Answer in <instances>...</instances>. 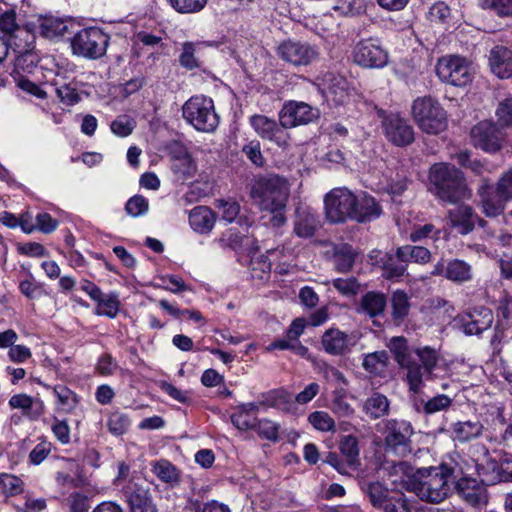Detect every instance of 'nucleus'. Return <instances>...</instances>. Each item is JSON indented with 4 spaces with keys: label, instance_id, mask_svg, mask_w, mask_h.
Returning a JSON list of instances; mask_svg holds the SVG:
<instances>
[{
    "label": "nucleus",
    "instance_id": "obj_1",
    "mask_svg": "<svg viewBox=\"0 0 512 512\" xmlns=\"http://www.w3.org/2000/svg\"><path fill=\"white\" fill-rule=\"evenodd\" d=\"M290 185L286 178L276 174L256 177L251 185L253 203L263 212L270 214L269 224L280 227L286 222V204Z\"/></svg>",
    "mask_w": 512,
    "mask_h": 512
},
{
    "label": "nucleus",
    "instance_id": "obj_2",
    "mask_svg": "<svg viewBox=\"0 0 512 512\" xmlns=\"http://www.w3.org/2000/svg\"><path fill=\"white\" fill-rule=\"evenodd\" d=\"M418 475L413 491L422 501L440 504L451 496L455 488L454 469L447 465L420 469Z\"/></svg>",
    "mask_w": 512,
    "mask_h": 512
},
{
    "label": "nucleus",
    "instance_id": "obj_3",
    "mask_svg": "<svg viewBox=\"0 0 512 512\" xmlns=\"http://www.w3.org/2000/svg\"><path fill=\"white\" fill-rule=\"evenodd\" d=\"M429 180L434 195L441 201L456 204L471 196L463 173L448 163H436L431 166Z\"/></svg>",
    "mask_w": 512,
    "mask_h": 512
},
{
    "label": "nucleus",
    "instance_id": "obj_4",
    "mask_svg": "<svg viewBox=\"0 0 512 512\" xmlns=\"http://www.w3.org/2000/svg\"><path fill=\"white\" fill-rule=\"evenodd\" d=\"M411 113L414 122L424 133L437 135L447 128V112L440 102L431 96L416 98L412 103Z\"/></svg>",
    "mask_w": 512,
    "mask_h": 512
},
{
    "label": "nucleus",
    "instance_id": "obj_5",
    "mask_svg": "<svg viewBox=\"0 0 512 512\" xmlns=\"http://www.w3.org/2000/svg\"><path fill=\"white\" fill-rule=\"evenodd\" d=\"M183 118L196 130L214 132L219 125V116L215 111L214 102L205 95L189 98L182 108Z\"/></svg>",
    "mask_w": 512,
    "mask_h": 512
},
{
    "label": "nucleus",
    "instance_id": "obj_6",
    "mask_svg": "<svg viewBox=\"0 0 512 512\" xmlns=\"http://www.w3.org/2000/svg\"><path fill=\"white\" fill-rule=\"evenodd\" d=\"M108 44L109 36L98 27L81 29L71 40L73 53L87 59H99L104 56Z\"/></svg>",
    "mask_w": 512,
    "mask_h": 512
},
{
    "label": "nucleus",
    "instance_id": "obj_7",
    "mask_svg": "<svg viewBox=\"0 0 512 512\" xmlns=\"http://www.w3.org/2000/svg\"><path fill=\"white\" fill-rule=\"evenodd\" d=\"M436 72L442 82L457 87L469 84L475 74L471 63L464 57L456 55L440 58L436 65Z\"/></svg>",
    "mask_w": 512,
    "mask_h": 512
},
{
    "label": "nucleus",
    "instance_id": "obj_8",
    "mask_svg": "<svg viewBox=\"0 0 512 512\" xmlns=\"http://www.w3.org/2000/svg\"><path fill=\"white\" fill-rule=\"evenodd\" d=\"M414 433L409 421L389 419L385 422L384 444L387 451L400 457L411 453V437Z\"/></svg>",
    "mask_w": 512,
    "mask_h": 512
},
{
    "label": "nucleus",
    "instance_id": "obj_9",
    "mask_svg": "<svg viewBox=\"0 0 512 512\" xmlns=\"http://www.w3.org/2000/svg\"><path fill=\"white\" fill-rule=\"evenodd\" d=\"M355 201L356 195L346 187L332 189L324 199L327 219L332 223H341L347 218L352 219Z\"/></svg>",
    "mask_w": 512,
    "mask_h": 512
},
{
    "label": "nucleus",
    "instance_id": "obj_10",
    "mask_svg": "<svg viewBox=\"0 0 512 512\" xmlns=\"http://www.w3.org/2000/svg\"><path fill=\"white\" fill-rule=\"evenodd\" d=\"M9 49H12L16 54V66L24 68V62L30 61V66H36L38 60L37 56L32 52L35 43V34L27 27L20 26L5 38Z\"/></svg>",
    "mask_w": 512,
    "mask_h": 512
},
{
    "label": "nucleus",
    "instance_id": "obj_11",
    "mask_svg": "<svg viewBox=\"0 0 512 512\" xmlns=\"http://www.w3.org/2000/svg\"><path fill=\"white\" fill-rule=\"evenodd\" d=\"M277 55L293 66H307L318 58L319 52L306 42L285 40L278 45Z\"/></svg>",
    "mask_w": 512,
    "mask_h": 512
},
{
    "label": "nucleus",
    "instance_id": "obj_12",
    "mask_svg": "<svg viewBox=\"0 0 512 512\" xmlns=\"http://www.w3.org/2000/svg\"><path fill=\"white\" fill-rule=\"evenodd\" d=\"M353 59L365 68H382L388 63V52L378 40L365 39L356 44Z\"/></svg>",
    "mask_w": 512,
    "mask_h": 512
},
{
    "label": "nucleus",
    "instance_id": "obj_13",
    "mask_svg": "<svg viewBox=\"0 0 512 512\" xmlns=\"http://www.w3.org/2000/svg\"><path fill=\"white\" fill-rule=\"evenodd\" d=\"M319 112L305 102L288 101L279 113V121L281 126L287 128L305 125L317 119Z\"/></svg>",
    "mask_w": 512,
    "mask_h": 512
},
{
    "label": "nucleus",
    "instance_id": "obj_14",
    "mask_svg": "<svg viewBox=\"0 0 512 512\" xmlns=\"http://www.w3.org/2000/svg\"><path fill=\"white\" fill-rule=\"evenodd\" d=\"M381 123L386 138L394 145L403 147L414 141L413 127L399 114H387Z\"/></svg>",
    "mask_w": 512,
    "mask_h": 512
},
{
    "label": "nucleus",
    "instance_id": "obj_15",
    "mask_svg": "<svg viewBox=\"0 0 512 512\" xmlns=\"http://www.w3.org/2000/svg\"><path fill=\"white\" fill-rule=\"evenodd\" d=\"M477 193L481 211L486 217L496 218L503 214L508 201L500 196L489 180H482Z\"/></svg>",
    "mask_w": 512,
    "mask_h": 512
},
{
    "label": "nucleus",
    "instance_id": "obj_16",
    "mask_svg": "<svg viewBox=\"0 0 512 512\" xmlns=\"http://www.w3.org/2000/svg\"><path fill=\"white\" fill-rule=\"evenodd\" d=\"M250 125L262 139L273 141L278 146H286L288 144V133L275 120L265 115H253L250 118Z\"/></svg>",
    "mask_w": 512,
    "mask_h": 512
},
{
    "label": "nucleus",
    "instance_id": "obj_17",
    "mask_svg": "<svg viewBox=\"0 0 512 512\" xmlns=\"http://www.w3.org/2000/svg\"><path fill=\"white\" fill-rule=\"evenodd\" d=\"M471 137L476 147L486 152H496L501 147V134L496 124L483 121L473 127Z\"/></svg>",
    "mask_w": 512,
    "mask_h": 512
},
{
    "label": "nucleus",
    "instance_id": "obj_18",
    "mask_svg": "<svg viewBox=\"0 0 512 512\" xmlns=\"http://www.w3.org/2000/svg\"><path fill=\"white\" fill-rule=\"evenodd\" d=\"M321 345L326 353L333 356H341L351 350L355 345V341L351 335L337 328H330L322 335Z\"/></svg>",
    "mask_w": 512,
    "mask_h": 512
},
{
    "label": "nucleus",
    "instance_id": "obj_19",
    "mask_svg": "<svg viewBox=\"0 0 512 512\" xmlns=\"http://www.w3.org/2000/svg\"><path fill=\"white\" fill-rule=\"evenodd\" d=\"M123 491L129 504L130 512H158L147 489L137 483L129 482Z\"/></svg>",
    "mask_w": 512,
    "mask_h": 512
},
{
    "label": "nucleus",
    "instance_id": "obj_20",
    "mask_svg": "<svg viewBox=\"0 0 512 512\" xmlns=\"http://www.w3.org/2000/svg\"><path fill=\"white\" fill-rule=\"evenodd\" d=\"M479 216L469 205L461 204L448 211V220L451 227L458 233L467 235L474 230Z\"/></svg>",
    "mask_w": 512,
    "mask_h": 512
},
{
    "label": "nucleus",
    "instance_id": "obj_21",
    "mask_svg": "<svg viewBox=\"0 0 512 512\" xmlns=\"http://www.w3.org/2000/svg\"><path fill=\"white\" fill-rule=\"evenodd\" d=\"M353 207L352 219L357 222H370L380 217L382 207L376 199L366 192L356 195V201Z\"/></svg>",
    "mask_w": 512,
    "mask_h": 512
},
{
    "label": "nucleus",
    "instance_id": "obj_22",
    "mask_svg": "<svg viewBox=\"0 0 512 512\" xmlns=\"http://www.w3.org/2000/svg\"><path fill=\"white\" fill-rule=\"evenodd\" d=\"M489 65L497 77L510 78L512 76V49L502 45L492 48L489 54Z\"/></svg>",
    "mask_w": 512,
    "mask_h": 512
},
{
    "label": "nucleus",
    "instance_id": "obj_23",
    "mask_svg": "<svg viewBox=\"0 0 512 512\" xmlns=\"http://www.w3.org/2000/svg\"><path fill=\"white\" fill-rule=\"evenodd\" d=\"M493 323V313L489 308H475L463 319V331L467 335H478L490 328Z\"/></svg>",
    "mask_w": 512,
    "mask_h": 512
},
{
    "label": "nucleus",
    "instance_id": "obj_24",
    "mask_svg": "<svg viewBox=\"0 0 512 512\" xmlns=\"http://www.w3.org/2000/svg\"><path fill=\"white\" fill-rule=\"evenodd\" d=\"M483 429V424L475 419L457 421L451 425L450 431L454 440L465 443L481 436Z\"/></svg>",
    "mask_w": 512,
    "mask_h": 512
},
{
    "label": "nucleus",
    "instance_id": "obj_25",
    "mask_svg": "<svg viewBox=\"0 0 512 512\" xmlns=\"http://www.w3.org/2000/svg\"><path fill=\"white\" fill-rule=\"evenodd\" d=\"M215 221V213L206 206L194 207L189 213L191 228L200 234L209 233L213 229Z\"/></svg>",
    "mask_w": 512,
    "mask_h": 512
},
{
    "label": "nucleus",
    "instance_id": "obj_26",
    "mask_svg": "<svg viewBox=\"0 0 512 512\" xmlns=\"http://www.w3.org/2000/svg\"><path fill=\"white\" fill-rule=\"evenodd\" d=\"M12 409H20L30 419H38L44 412V404L39 399H34L27 394H15L9 400Z\"/></svg>",
    "mask_w": 512,
    "mask_h": 512
},
{
    "label": "nucleus",
    "instance_id": "obj_27",
    "mask_svg": "<svg viewBox=\"0 0 512 512\" xmlns=\"http://www.w3.org/2000/svg\"><path fill=\"white\" fill-rule=\"evenodd\" d=\"M390 402L388 398L379 393H372L362 405V411L372 420L379 419L389 413Z\"/></svg>",
    "mask_w": 512,
    "mask_h": 512
},
{
    "label": "nucleus",
    "instance_id": "obj_28",
    "mask_svg": "<svg viewBox=\"0 0 512 512\" xmlns=\"http://www.w3.org/2000/svg\"><path fill=\"white\" fill-rule=\"evenodd\" d=\"M38 32L47 39H55L64 36L68 32V24L65 20L46 16L38 19Z\"/></svg>",
    "mask_w": 512,
    "mask_h": 512
},
{
    "label": "nucleus",
    "instance_id": "obj_29",
    "mask_svg": "<svg viewBox=\"0 0 512 512\" xmlns=\"http://www.w3.org/2000/svg\"><path fill=\"white\" fill-rule=\"evenodd\" d=\"M458 494L470 505L478 506L486 502L485 489L476 484L475 480H461L455 485Z\"/></svg>",
    "mask_w": 512,
    "mask_h": 512
},
{
    "label": "nucleus",
    "instance_id": "obj_30",
    "mask_svg": "<svg viewBox=\"0 0 512 512\" xmlns=\"http://www.w3.org/2000/svg\"><path fill=\"white\" fill-rule=\"evenodd\" d=\"M151 470L162 482L174 487L180 481L179 470L168 460L160 459L151 463Z\"/></svg>",
    "mask_w": 512,
    "mask_h": 512
},
{
    "label": "nucleus",
    "instance_id": "obj_31",
    "mask_svg": "<svg viewBox=\"0 0 512 512\" xmlns=\"http://www.w3.org/2000/svg\"><path fill=\"white\" fill-rule=\"evenodd\" d=\"M445 278L458 284L471 281L473 278L472 266L463 260H451L445 267Z\"/></svg>",
    "mask_w": 512,
    "mask_h": 512
},
{
    "label": "nucleus",
    "instance_id": "obj_32",
    "mask_svg": "<svg viewBox=\"0 0 512 512\" xmlns=\"http://www.w3.org/2000/svg\"><path fill=\"white\" fill-rule=\"evenodd\" d=\"M171 169L178 180L185 181L195 176L197 165L191 155L185 152L173 157Z\"/></svg>",
    "mask_w": 512,
    "mask_h": 512
},
{
    "label": "nucleus",
    "instance_id": "obj_33",
    "mask_svg": "<svg viewBox=\"0 0 512 512\" xmlns=\"http://www.w3.org/2000/svg\"><path fill=\"white\" fill-rule=\"evenodd\" d=\"M318 221L312 212L303 209L297 210L296 220L294 222V232L297 236L308 238L314 235Z\"/></svg>",
    "mask_w": 512,
    "mask_h": 512
},
{
    "label": "nucleus",
    "instance_id": "obj_34",
    "mask_svg": "<svg viewBox=\"0 0 512 512\" xmlns=\"http://www.w3.org/2000/svg\"><path fill=\"white\" fill-rule=\"evenodd\" d=\"M205 44L202 42H185L182 46V53L179 62L182 67L192 70L201 66L200 54Z\"/></svg>",
    "mask_w": 512,
    "mask_h": 512
},
{
    "label": "nucleus",
    "instance_id": "obj_35",
    "mask_svg": "<svg viewBox=\"0 0 512 512\" xmlns=\"http://www.w3.org/2000/svg\"><path fill=\"white\" fill-rule=\"evenodd\" d=\"M396 257L401 262L413 261L418 264H426L431 260V252L422 246L406 245L397 249Z\"/></svg>",
    "mask_w": 512,
    "mask_h": 512
},
{
    "label": "nucleus",
    "instance_id": "obj_36",
    "mask_svg": "<svg viewBox=\"0 0 512 512\" xmlns=\"http://www.w3.org/2000/svg\"><path fill=\"white\" fill-rule=\"evenodd\" d=\"M386 307V298L381 293L368 292L366 293L360 303V309L363 313L370 317H376L383 314Z\"/></svg>",
    "mask_w": 512,
    "mask_h": 512
},
{
    "label": "nucleus",
    "instance_id": "obj_37",
    "mask_svg": "<svg viewBox=\"0 0 512 512\" xmlns=\"http://www.w3.org/2000/svg\"><path fill=\"white\" fill-rule=\"evenodd\" d=\"M356 252L352 246L343 244L336 248L334 253V265L338 272L346 273L349 272L355 262Z\"/></svg>",
    "mask_w": 512,
    "mask_h": 512
},
{
    "label": "nucleus",
    "instance_id": "obj_38",
    "mask_svg": "<svg viewBox=\"0 0 512 512\" xmlns=\"http://www.w3.org/2000/svg\"><path fill=\"white\" fill-rule=\"evenodd\" d=\"M48 390H51L53 395L57 398V405L64 411H71L74 409L77 398L76 394L64 385L49 386L45 385Z\"/></svg>",
    "mask_w": 512,
    "mask_h": 512
},
{
    "label": "nucleus",
    "instance_id": "obj_39",
    "mask_svg": "<svg viewBox=\"0 0 512 512\" xmlns=\"http://www.w3.org/2000/svg\"><path fill=\"white\" fill-rule=\"evenodd\" d=\"M389 357L386 351H376L364 356L362 366L372 374H380L387 366Z\"/></svg>",
    "mask_w": 512,
    "mask_h": 512
},
{
    "label": "nucleus",
    "instance_id": "obj_40",
    "mask_svg": "<svg viewBox=\"0 0 512 512\" xmlns=\"http://www.w3.org/2000/svg\"><path fill=\"white\" fill-rule=\"evenodd\" d=\"M392 317L395 321L400 322L408 316L410 310V301L408 295L397 290L392 294L391 298Z\"/></svg>",
    "mask_w": 512,
    "mask_h": 512
},
{
    "label": "nucleus",
    "instance_id": "obj_41",
    "mask_svg": "<svg viewBox=\"0 0 512 512\" xmlns=\"http://www.w3.org/2000/svg\"><path fill=\"white\" fill-rule=\"evenodd\" d=\"M120 301L116 292L105 294L97 303L96 314L115 318L119 312Z\"/></svg>",
    "mask_w": 512,
    "mask_h": 512
},
{
    "label": "nucleus",
    "instance_id": "obj_42",
    "mask_svg": "<svg viewBox=\"0 0 512 512\" xmlns=\"http://www.w3.org/2000/svg\"><path fill=\"white\" fill-rule=\"evenodd\" d=\"M364 491L368 495L371 504L378 509L383 506L386 499H389L393 495V492H390L379 482L367 483L364 487Z\"/></svg>",
    "mask_w": 512,
    "mask_h": 512
},
{
    "label": "nucleus",
    "instance_id": "obj_43",
    "mask_svg": "<svg viewBox=\"0 0 512 512\" xmlns=\"http://www.w3.org/2000/svg\"><path fill=\"white\" fill-rule=\"evenodd\" d=\"M308 422L320 432H336V423L333 417L326 411H314L308 415Z\"/></svg>",
    "mask_w": 512,
    "mask_h": 512
},
{
    "label": "nucleus",
    "instance_id": "obj_44",
    "mask_svg": "<svg viewBox=\"0 0 512 512\" xmlns=\"http://www.w3.org/2000/svg\"><path fill=\"white\" fill-rule=\"evenodd\" d=\"M166 2L179 14H195L205 8L208 0H166Z\"/></svg>",
    "mask_w": 512,
    "mask_h": 512
},
{
    "label": "nucleus",
    "instance_id": "obj_45",
    "mask_svg": "<svg viewBox=\"0 0 512 512\" xmlns=\"http://www.w3.org/2000/svg\"><path fill=\"white\" fill-rule=\"evenodd\" d=\"M340 451L346 458V463L353 466L357 463L359 457L358 440L355 436H344L340 441Z\"/></svg>",
    "mask_w": 512,
    "mask_h": 512
},
{
    "label": "nucleus",
    "instance_id": "obj_46",
    "mask_svg": "<svg viewBox=\"0 0 512 512\" xmlns=\"http://www.w3.org/2000/svg\"><path fill=\"white\" fill-rule=\"evenodd\" d=\"M480 5L499 18H512V0H481Z\"/></svg>",
    "mask_w": 512,
    "mask_h": 512
},
{
    "label": "nucleus",
    "instance_id": "obj_47",
    "mask_svg": "<svg viewBox=\"0 0 512 512\" xmlns=\"http://www.w3.org/2000/svg\"><path fill=\"white\" fill-rule=\"evenodd\" d=\"M412 505L404 494L393 493L380 508L382 512H412Z\"/></svg>",
    "mask_w": 512,
    "mask_h": 512
},
{
    "label": "nucleus",
    "instance_id": "obj_48",
    "mask_svg": "<svg viewBox=\"0 0 512 512\" xmlns=\"http://www.w3.org/2000/svg\"><path fill=\"white\" fill-rule=\"evenodd\" d=\"M416 354L424 368L428 377H432L433 371L436 368L439 356L435 349L424 347L416 350Z\"/></svg>",
    "mask_w": 512,
    "mask_h": 512
},
{
    "label": "nucleus",
    "instance_id": "obj_49",
    "mask_svg": "<svg viewBox=\"0 0 512 512\" xmlns=\"http://www.w3.org/2000/svg\"><path fill=\"white\" fill-rule=\"evenodd\" d=\"M403 367L407 369V381L410 389L417 392L422 386L424 375H426L424 368L422 369L418 363L411 362L409 359Z\"/></svg>",
    "mask_w": 512,
    "mask_h": 512
},
{
    "label": "nucleus",
    "instance_id": "obj_50",
    "mask_svg": "<svg viewBox=\"0 0 512 512\" xmlns=\"http://www.w3.org/2000/svg\"><path fill=\"white\" fill-rule=\"evenodd\" d=\"M453 399L445 394H438L433 398L423 402V411L425 414H434L445 411L452 405Z\"/></svg>",
    "mask_w": 512,
    "mask_h": 512
},
{
    "label": "nucleus",
    "instance_id": "obj_51",
    "mask_svg": "<svg viewBox=\"0 0 512 512\" xmlns=\"http://www.w3.org/2000/svg\"><path fill=\"white\" fill-rule=\"evenodd\" d=\"M387 346L395 355L396 361L404 366L409 359L407 340L402 336L392 337Z\"/></svg>",
    "mask_w": 512,
    "mask_h": 512
},
{
    "label": "nucleus",
    "instance_id": "obj_52",
    "mask_svg": "<svg viewBox=\"0 0 512 512\" xmlns=\"http://www.w3.org/2000/svg\"><path fill=\"white\" fill-rule=\"evenodd\" d=\"M330 410L338 417L348 418L355 413L352 405L346 400L341 393H336L330 403Z\"/></svg>",
    "mask_w": 512,
    "mask_h": 512
},
{
    "label": "nucleus",
    "instance_id": "obj_53",
    "mask_svg": "<svg viewBox=\"0 0 512 512\" xmlns=\"http://www.w3.org/2000/svg\"><path fill=\"white\" fill-rule=\"evenodd\" d=\"M129 418L120 412H113L107 420L108 430L116 436L122 435L129 427Z\"/></svg>",
    "mask_w": 512,
    "mask_h": 512
},
{
    "label": "nucleus",
    "instance_id": "obj_54",
    "mask_svg": "<svg viewBox=\"0 0 512 512\" xmlns=\"http://www.w3.org/2000/svg\"><path fill=\"white\" fill-rule=\"evenodd\" d=\"M0 490L7 495H17L23 491L22 480L14 475H0Z\"/></svg>",
    "mask_w": 512,
    "mask_h": 512
},
{
    "label": "nucleus",
    "instance_id": "obj_55",
    "mask_svg": "<svg viewBox=\"0 0 512 512\" xmlns=\"http://www.w3.org/2000/svg\"><path fill=\"white\" fill-rule=\"evenodd\" d=\"M149 208L148 200L142 195H135L131 197L126 205L125 210L128 215L138 217L147 213Z\"/></svg>",
    "mask_w": 512,
    "mask_h": 512
},
{
    "label": "nucleus",
    "instance_id": "obj_56",
    "mask_svg": "<svg viewBox=\"0 0 512 512\" xmlns=\"http://www.w3.org/2000/svg\"><path fill=\"white\" fill-rule=\"evenodd\" d=\"M251 272L253 278L264 279L268 275L272 268V263L268 256L260 255L251 260Z\"/></svg>",
    "mask_w": 512,
    "mask_h": 512
},
{
    "label": "nucleus",
    "instance_id": "obj_57",
    "mask_svg": "<svg viewBox=\"0 0 512 512\" xmlns=\"http://www.w3.org/2000/svg\"><path fill=\"white\" fill-rule=\"evenodd\" d=\"M334 288L345 296H352L358 293L360 284L354 277L337 278L332 282Z\"/></svg>",
    "mask_w": 512,
    "mask_h": 512
},
{
    "label": "nucleus",
    "instance_id": "obj_58",
    "mask_svg": "<svg viewBox=\"0 0 512 512\" xmlns=\"http://www.w3.org/2000/svg\"><path fill=\"white\" fill-rule=\"evenodd\" d=\"M384 469L388 471L389 476H395V478L392 479L393 483L402 482L404 480V476L410 475L411 472L410 466L403 461L386 462Z\"/></svg>",
    "mask_w": 512,
    "mask_h": 512
},
{
    "label": "nucleus",
    "instance_id": "obj_59",
    "mask_svg": "<svg viewBox=\"0 0 512 512\" xmlns=\"http://www.w3.org/2000/svg\"><path fill=\"white\" fill-rule=\"evenodd\" d=\"M494 188L502 198L508 202L512 200V168L501 174Z\"/></svg>",
    "mask_w": 512,
    "mask_h": 512
},
{
    "label": "nucleus",
    "instance_id": "obj_60",
    "mask_svg": "<svg viewBox=\"0 0 512 512\" xmlns=\"http://www.w3.org/2000/svg\"><path fill=\"white\" fill-rule=\"evenodd\" d=\"M328 93L335 103H343L349 94L347 81L343 78H335L328 88Z\"/></svg>",
    "mask_w": 512,
    "mask_h": 512
},
{
    "label": "nucleus",
    "instance_id": "obj_61",
    "mask_svg": "<svg viewBox=\"0 0 512 512\" xmlns=\"http://www.w3.org/2000/svg\"><path fill=\"white\" fill-rule=\"evenodd\" d=\"M496 117L499 125L512 127V97L501 101L496 109Z\"/></svg>",
    "mask_w": 512,
    "mask_h": 512
},
{
    "label": "nucleus",
    "instance_id": "obj_62",
    "mask_svg": "<svg viewBox=\"0 0 512 512\" xmlns=\"http://www.w3.org/2000/svg\"><path fill=\"white\" fill-rule=\"evenodd\" d=\"M111 131L119 136V137H126L130 135L134 129V122L131 118H129L126 115L118 116L114 121L111 123Z\"/></svg>",
    "mask_w": 512,
    "mask_h": 512
},
{
    "label": "nucleus",
    "instance_id": "obj_63",
    "mask_svg": "<svg viewBox=\"0 0 512 512\" xmlns=\"http://www.w3.org/2000/svg\"><path fill=\"white\" fill-rule=\"evenodd\" d=\"M405 263L389 256L383 265V275L386 278H399L403 276L407 268Z\"/></svg>",
    "mask_w": 512,
    "mask_h": 512
},
{
    "label": "nucleus",
    "instance_id": "obj_64",
    "mask_svg": "<svg viewBox=\"0 0 512 512\" xmlns=\"http://www.w3.org/2000/svg\"><path fill=\"white\" fill-rule=\"evenodd\" d=\"M216 207L221 210L222 218L229 223L233 222L240 212V205L236 201L219 199L216 201Z\"/></svg>",
    "mask_w": 512,
    "mask_h": 512
}]
</instances>
